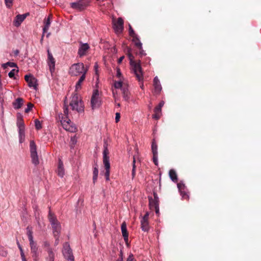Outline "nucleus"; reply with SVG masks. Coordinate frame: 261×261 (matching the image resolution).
Here are the masks:
<instances>
[{
  "label": "nucleus",
  "mask_w": 261,
  "mask_h": 261,
  "mask_svg": "<svg viewBox=\"0 0 261 261\" xmlns=\"http://www.w3.org/2000/svg\"><path fill=\"white\" fill-rule=\"evenodd\" d=\"M69 110L67 106L65 105L63 107V113H60L57 117V120L60 122L63 128L71 133L77 131V127L68 118Z\"/></svg>",
  "instance_id": "obj_1"
},
{
  "label": "nucleus",
  "mask_w": 261,
  "mask_h": 261,
  "mask_svg": "<svg viewBox=\"0 0 261 261\" xmlns=\"http://www.w3.org/2000/svg\"><path fill=\"white\" fill-rule=\"evenodd\" d=\"M30 150L32 163L35 165H38L39 161L37 151V146L35 142L33 140L31 141L30 143Z\"/></svg>",
  "instance_id": "obj_8"
},
{
  "label": "nucleus",
  "mask_w": 261,
  "mask_h": 261,
  "mask_svg": "<svg viewBox=\"0 0 261 261\" xmlns=\"http://www.w3.org/2000/svg\"><path fill=\"white\" fill-rule=\"evenodd\" d=\"M153 209L155 210V213L157 215H159V206H156V207L154 208Z\"/></svg>",
  "instance_id": "obj_52"
},
{
  "label": "nucleus",
  "mask_w": 261,
  "mask_h": 261,
  "mask_svg": "<svg viewBox=\"0 0 261 261\" xmlns=\"http://www.w3.org/2000/svg\"><path fill=\"white\" fill-rule=\"evenodd\" d=\"M51 23V16H49L44 21V26L43 29V33L46 32L50 25Z\"/></svg>",
  "instance_id": "obj_28"
},
{
  "label": "nucleus",
  "mask_w": 261,
  "mask_h": 261,
  "mask_svg": "<svg viewBox=\"0 0 261 261\" xmlns=\"http://www.w3.org/2000/svg\"><path fill=\"white\" fill-rule=\"evenodd\" d=\"M98 68V66L97 64L95 63V64L94 65V70H95L96 74H97Z\"/></svg>",
  "instance_id": "obj_50"
},
{
  "label": "nucleus",
  "mask_w": 261,
  "mask_h": 261,
  "mask_svg": "<svg viewBox=\"0 0 261 261\" xmlns=\"http://www.w3.org/2000/svg\"><path fill=\"white\" fill-rule=\"evenodd\" d=\"M153 161L154 164L156 166L158 165V154H153Z\"/></svg>",
  "instance_id": "obj_41"
},
{
  "label": "nucleus",
  "mask_w": 261,
  "mask_h": 261,
  "mask_svg": "<svg viewBox=\"0 0 261 261\" xmlns=\"http://www.w3.org/2000/svg\"><path fill=\"white\" fill-rule=\"evenodd\" d=\"M22 261H27V259H23V260Z\"/></svg>",
  "instance_id": "obj_64"
},
{
  "label": "nucleus",
  "mask_w": 261,
  "mask_h": 261,
  "mask_svg": "<svg viewBox=\"0 0 261 261\" xmlns=\"http://www.w3.org/2000/svg\"><path fill=\"white\" fill-rule=\"evenodd\" d=\"M143 52H144V51H143V50L141 51H140V54H141V55H144V53H143Z\"/></svg>",
  "instance_id": "obj_60"
},
{
  "label": "nucleus",
  "mask_w": 261,
  "mask_h": 261,
  "mask_svg": "<svg viewBox=\"0 0 261 261\" xmlns=\"http://www.w3.org/2000/svg\"><path fill=\"white\" fill-rule=\"evenodd\" d=\"M55 238H56V240H55V245H57L59 243V237H56Z\"/></svg>",
  "instance_id": "obj_51"
},
{
  "label": "nucleus",
  "mask_w": 261,
  "mask_h": 261,
  "mask_svg": "<svg viewBox=\"0 0 261 261\" xmlns=\"http://www.w3.org/2000/svg\"><path fill=\"white\" fill-rule=\"evenodd\" d=\"M44 35V33H43V35H42V36L41 39V42H42V40H43V38Z\"/></svg>",
  "instance_id": "obj_59"
},
{
  "label": "nucleus",
  "mask_w": 261,
  "mask_h": 261,
  "mask_svg": "<svg viewBox=\"0 0 261 261\" xmlns=\"http://www.w3.org/2000/svg\"><path fill=\"white\" fill-rule=\"evenodd\" d=\"M27 235L28 237L29 243L35 242L33 239V232L29 227L27 228Z\"/></svg>",
  "instance_id": "obj_32"
},
{
  "label": "nucleus",
  "mask_w": 261,
  "mask_h": 261,
  "mask_svg": "<svg viewBox=\"0 0 261 261\" xmlns=\"http://www.w3.org/2000/svg\"><path fill=\"white\" fill-rule=\"evenodd\" d=\"M14 54L15 56H17L19 54V50H15L14 51Z\"/></svg>",
  "instance_id": "obj_56"
},
{
  "label": "nucleus",
  "mask_w": 261,
  "mask_h": 261,
  "mask_svg": "<svg viewBox=\"0 0 261 261\" xmlns=\"http://www.w3.org/2000/svg\"><path fill=\"white\" fill-rule=\"evenodd\" d=\"M116 261H123V259L121 257V258H118Z\"/></svg>",
  "instance_id": "obj_58"
},
{
  "label": "nucleus",
  "mask_w": 261,
  "mask_h": 261,
  "mask_svg": "<svg viewBox=\"0 0 261 261\" xmlns=\"http://www.w3.org/2000/svg\"><path fill=\"white\" fill-rule=\"evenodd\" d=\"M6 254H7V253H6V252H4V253H2V254H1V255H3V256H5V255H6Z\"/></svg>",
  "instance_id": "obj_61"
},
{
  "label": "nucleus",
  "mask_w": 261,
  "mask_h": 261,
  "mask_svg": "<svg viewBox=\"0 0 261 261\" xmlns=\"http://www.w3.org/2000/svg\"><path fill=\"white\" fill-rule=\"evenodd\" d=\"M90 47L88 44L87 43H83L82 44L79 49L78 54L80 57L85 56L89 50Z\"/></svg>",
  "instance_id": "obj_20"
},
{
  "label": "nucleus",
  "mask_w": 261,
  "mask_h": 261,
  "mask_svg": "<svg viewBox=\"0 0 261 261\" xmlns=\"http://www.w3.org/2000/svg\"><path fill=\"white\" fill-rule=\"evenodd\" d=\"M43 246L44 247H47V248H48L49 247V243L48 241H45L43 242Z\"/></svg>",
  "instance_id": "obj_48"
},
{
  "label": "nucleus",
  "mask_w": 261,
  "mask_h": 261,
  "mask_svg": "<svg viewBox=\"0 0 261 261\" xmlns=\"http://www.w3.org/2000/svg\"><path fill=\"white\" fill-rule=\"evenodd\" d=\"M18 72V69H13L12 70H11L9 72L8 75H9V77H10L11 79H15L16 77L15 76V74L16 73H17Z\"/></svg>",
  "instance_id": "obj_35"
},
{
  "label": "nucleus",
  "mask_w": 261,
  "mask_h": 261,
  "mask_svg": "<svg viewBox=\"0 0 261 261\" xmlns=\"http://www.w3.org/2000/svg\"><path fill=\"white\" fill-rule=\"evenodd\" d=\"M35 127L37 129L39 130L41 128L42 125L41 122L37 119L35 120Z\"/></svg>",
  "instance_id": "obj_38"
},
{
  "label": "nucleus",
  "mask_w": 261,
  "mask_h": 261,
  "mask_svg": "<svg viewBox=\"0 0 261 261\" xmlns=\"http://www.w3.org/2000/svg\"><path fill=\"white\" fill-rule=\"evenodd\" d=\"M47 64L51 74H53L55 70L56 60L49 49H47Z\"/></svg>",
  "instance_id": "obj_12"
},
{
  "label": "nucleus",
  "mask_w": 261,
  "mask_h": 261,
  "mask_svg": "<svg viewBox=\"0 0 261 261\" xmlns=\"http://www.w3.org/2000/svg\"><path fill=\"white\" fill-rule=\"evenodd\" d=\"M20 255L22 259V260H23V259H26L24 255V253L23 252V251L22 248H20Z\"/></svg>",
  "instance_id": "obj_46"
},
{
  "label": "nucleus",
  "mask_w": 261,
  "mask_h": 261,
  "mask_svg": "<svg viewBox=\"0 0 261 261\" xmlns=\"http://www.w3.org/2000/svg\"><path fill=\"white\" fill-rule=\"evenodd\" d=\"M8 67H16L17 69H18V67L17 66V65L13 63V62H8L6 63H5V64H3L2 65V67L4 68V69H7L8 68Z\"/></svg>",
  "instance_id": "obj_33"
},
{
  "label": "nucleus",
  "mask_w": 261,
  "mask_h": 261,
  "mask_svg": "<svg viewBox=\"0 0 261 261\" xmlns=\"http://www.w3.org/2000/svg\"><path fill=\"white\" fill-rule=\"evenodd\" d=\"M18 247H19V250H20V248H22L21 247L20 245H19Z\"/></svg>",
  "instance_id": "obj_62"
},
{
  "label": "nucleus",
  "mask_w": 261,
  "mask_h": 261,
  "mask_svg": "<svg viewBox=\"0 0 261 261\" xmlns=\"http://www.w3.org/2000/svg\"><path fill=\"white\" fill-rule=\"evenodd\" d=\"M48 219L53 228L54 237H59L61 229L60 223L57 220L56 217L50 212L48 214Z\"/></svg>",
  "instance_id": "obj_6"
},
{
  "label": "nucleus",
  "mask_w": 261,
  "mask_h": 261,
  "mask_svg": "<svg viewBox=\"0 0 261 261\" xmlns=\"http://www.w3.org/2000/svg\"><path fill=\"white\" fill-rule=\"evenodd\" d=\"M151 150L153 154H158V146L154 140H153L151 144Z\"/></svg>",
  "instance_id": "obj_34"
},
{
  "label": "nucleus",
  "mask_w": 261,
  "mask_h": 261,
  "mask_svg": "<svg viewBox=\"0 0 261 261\" xmlns=\"http://www.w3.org/2000/svg\"><path fill=\"white\" fill-rule=\"evenodd\" d=\"M31 248V253L34 261L38 260L39 258L40 253L36 242L29 243Z\"/></svg>",
  "instance_id": "obj_13"
},
{
  "label": "nucleus",
  "mask_w": 261,
  "mask_h": 261,
  "mask_svg": "<svg viewBox=\"0 0 261 261\" xmlns=\"http://www.w3.org/2000/svg\"><path fill=\"white\" fill-rule=\"evenodd\" d=\"M17 126L18 128L25 127L23 120V117L20 113H18L17 114Z\"/></svg>",
  "instance_id": "obj_24"
},
{
  "label": "nucleus",
  "mask_w": 261,
  "mask_h": 261,
  "mask_svg": "<svg viewBox=\"0 0 261 261\" xmlns=\"http://www.w3.org/2000/svg\"><path fill=\"white\" fill-rule=\"evenodd\" d=\"M98 176L97 175H93V182L95 183L97 179Z\"/></svg>",
  "instance_id": "obj_53"
},
{
  "label": "nucleus",
  "mask_w": 261,
  "mask_h": 261,
  "mask_svg": "<svg viewBox=\"0 0 261 261\" xmlns=\"http://www.w3.org/2000/svg\"><path fill=\"white\" fill-rule=\"evenodd\" d=\"M91 104L92 109L98 108L100 105V101L99 97V92L97 89L93 90L91 99Z\"/></svg>",
  "instance_id": "obj_10"
},
{
  "label": "nucleus",
  "mask_w": 261,
  "mask_h": 261,
  "mask_svg": "<svg viewBox=\"0 0 261 261\" xmlns=\"http://www.w3.org/2000/svg\"><path fill=\"white\" fill-rule=\"evenodd\" d=\"M109 152L107 146L104 147V150L103 151V163L106 169V172L105 176L106 179L107 181L110 180V163L109 156L108 155Z\"/></svg>",
  "instance_id": "obj_7"
},
{
  "label": "nucleus",
  "mask_w": 261,
  "mask_h": 261,
  "mask_svg": "<svg viewBox=\"0 0 261 261\" xmlns=\"http://www.w3.org/2000/svg\"><path fill=\"white\" fill-rule=\"evenodd\" d=\"M93 175H98V169L97 167H94L93 168Z\"/></svg>",
  "instance_id": "obj_45"
},
{
  "label": "nucleus",
  "mask_w": 261,
  "mask_h": 261,
  "mask_svg": "<svg viewBox=\"0 0 261 261\" xmlns=\"http://www.w3.org/2000/svg\"><path fill=\"white\" fill-rule=\"evenodd\" d=\"M164 105V101H161L159 103V105L155 108L154 110H155V111L159 112V113H161L162 108L163 107Z\"/></svg>",
  "instance_id": "obj_36"
},
{
  "label": "nucleus",
  "mask_w": 261,
  "mask_h": 261,
  "mask_svg": "<svg viewBox=\"0 0 261 261\" xmlns=\"http://www.w3.org/2000/svg\"><path fill=\"white\" fill-rule=\"evenodd\" d=\"M113 94L114 97L116 100V99L117 98V96H116V92L113 90Z\"/></svg>",
  "instance_id": "obj_55"
},
{
  "label": "nucleus",
  "mask_w": 261,
  "mask_h": 261,
  "mask_svg": "<svg viewBox=\"0 0 261 261\" xmlns=\"http://www.w3.org/2000/svg\"><path fill=\"white\" fill-rule=\"evenodd\" d=\"M153 86L154 88V92L158 94L162 91V87L157 76H155L153 79Z\"/></svg>",
  "instance_id": "obj_21"
},
{
  "label": "nucleus",
  "mask_w": 261,
  "mask_h": 261,
  "mask_svg": "<svg viewBox=\"0 0 261 261\" xmlns=\"http://www.w3.org/2000/svg\"><path fill=\"white\" fill-rule=\"evenodd\" d=\"M129 35L131 37L136 35V34L135 33L134 30H133V29L130 24L129 25Z\"/></svg>",
  "instance_id": "obj_44"
},
{
  "label": "nucleus",
  "mask_w": 261,
  "mask_h": 261,
  "mask_svg": "<svg viewBox=\"0 0 261 261\" xmlns=\"http://www.w3.org/2000/svg\"><path fill=\"white\" fill-rule=\"evenodd\" d=\"M120 115L119 113H117L115 116V120L116 122H118L120 120Z\"/></svg>",
  "instance_id": "obj_47"
},
{
  "label": "nucleus",
  "mask_w": 261,
  "mask_h": 261,
  "mask_svg": "<svg viewBox=\"0 0 261 261\" xmlns=\"http://www.w3.org/2000/svg\"><path fill=\"white\" fill-rule=\"evenodd\" d=\"M133 38L132 41L134 43L135 45L138 47L140 49H142V44L140 42L138 36L136 34L134 36H132Z\"/></svg>",
  "instance_id": "obj_27"
},
{
  "label": "nucleus",
  "mask_w": 261,
  "mask_h": 261,
  "mask_svg": "<svg viewBox=\"0 0 261 261\" xmlns=\"http://www.w3.org/2000/svg\"><path fill=\"white\" fill-rule=\"evenodd\" d=\"M126 261H136L132 253H130Z\"/></svg>",
  "instance_id": "obj_43"
},
{
  "label": "nucleus",
  "mask_w": 261,
  "mask_h": 261,
  "mask_svg": "<svg viewBox=\"0 0 261 261\" xmlns=\"http://www.w3.org/2000/svg\"><path fill=\"white\" fill-rule=\"evenodd\" d=\"M33 107L34 105L32 103H29L27 105V108L24 110V112L25 113H29L33 108Z\"/></svg>",
  "instance_id": "obj_39"
},
{
  "label": "nucleus",
  "mask_w": 261,
  "mask_h": 261,
  "mask_svg": "<svg viewBox=\"0 0 261 261\" xmlns=\"http://www.w3.org/2000/svg\"><path fill=\"white\" fill-rule=\"evenodd\" d=\"M28 15V14L17 15L14 20V25L16 27H18L24 21Z\"/></svg>",
  "instance_id": "obj_17"
},
{
  "label": "nucleus",
  "mask_w": 261,
  "mask_h": 261,
  "mask_svg": "<svg viewBox=\"0 0 261 261\" xmlns=\"http://www.w3.org/2000/svg\"><path fill=\"white\" fill-rule=\"evenodd\" d=\"M116 77L118 78L119 80L114 82V86L116 89H121L124 99L127 100L129 99L128 88L119 68H117Z\"/></svg>",
  "instance_id": "obj_3"
},
{
  "label": "nucleus",
  "mask_w": 261,
  "mask_h": 261,
  "mask_svg": "<svg viewBox=\"0 0 261 261\" xmlns=\"http://www.w3.org/2000/svg\"><path fill=\"white\" fill-rule=\"evenodd\" d=\"M149 206L151 209H153L154 208L156 207V206H159V198H158L156 194L154 193V198H152L151 197H149Z\"/></svg>",
  "instance_id": "obj_18"
},
{
  "label": "nucleus",
  "mask_w": 261,
  "mask_h": 261,
  "mask_svg": "<svg viewBox=\"0 0 261 261\" xmlns=\"http://www.w3.org/2000/svg\"><path fill=\"white\" fill-rule=\"evenodd\" d=\"M71 141L72 142V144H74L76 143V137L75 136H74L73 137H71Z\"/></svg>",
  "instance_id": "obj_49"
},
{
  "label": "nucleus",
  "mask_w": 261,
  "mask_h": 261,
  "mask_svg": "<svg viewBox=\"0 0 261 261\" xmlns=\"http://www.w3.org/2000/svg\"><path fill=\"white\" fill-rule=\"evenodd\" d=\"M47 255L46 257V261H55V252L53 250V248L49 247L46 250Z\"/></svg>",
  "instance_id": "obj_22"
},
{
  "label": "nucleus",
  "mask_w": 261,
  "mask_h": 261,
  "mask_svg": "<svg viewBox=\"0 0 261 261\" xmlns=\"http://www.w3.org/2000/svg\"><path fill=\"white\" fill-rule=\"evenodd\" d=\"M155 114L153 115V118L156 119H158L160 118L161 113H159V112H156L155 110H154Z\"/></svg>",
  "instance_id": "obj_42"
},
{
  "label": "nucleus",
  "mask_w": 261,
  "mask_h": 261,
  "mask_svg": "<svg viewBox=\"0 0 261 261\" xmlns=\"http://www.w3.org/2000/svg\"><path fill=\"white\" fill-rule=\"evenodd\" d=\"M71 8L76 9H81L83 7V4L81 1L72 3L70 4Z\"/></svg>",
  "instance_id": "obj_30"
},
{
  "label": "nucleus",
  "mask_w": 261,
  "mask_h": 261,
  "mask_svg": "<svg viewBox=\"0 0 261 261\" xmlns=\"http://www.w3.org/2000/svg\"><path fill=\"white\" fill-rule=\"evenodd\" d=\"M127 48V54L129 58V63L130 65L131 71L134 73L136 77L139 82H142L140 87L143 89V84L142 81L143 80V74L142 68L140 64V62H136L134 60V57L131 53V49L128 47Z\"/></svg>",
  "instance_id": "obj_2"
},
{
  "label": "nucleus",
  "mask_w": 261,
  "mask_h": 261,
  "mask_svg": "<svg viewBox=\"0 0 261 261\" xmlns=\"http://www.w3.org/2000/svg\"><path fill=\"white\" fill-rule=\"evenodd\" d=\"M23 104V100L21 98H17L13 102V106L15 109H20Z\"/></svg>",
  "instance_id": "obj_25"
},
{
  "label": "nucleus",
  "mask_w": 261,
  "mask_h": 261,
  "mask_svg": "<svg viewBox=\"0 0 261 261\" xmlns=\"http://www.w3.org/2000/svg\"><path fill=\"white\" fill-rule=\"evenodd\" d=\"M88 70V67H85L83 63H77L72 64L69 70V74L72 76L86 75Z\"/></svg>",
  "instance_id": "obj_4"
},
{
  "label": "nucleus",
  "mask_w": 261,
  "mask_h": 261,
  "mask_svg": "<svg viewBox=\"0 0 261 261\" xmlns=\"http://www.w3.org/2000/svg\"><path fill=\"white\" fill-rule=\"evenodd\" d=\"M177 187L182 198L183 199H188L189 196L186 191L185 185L182 182H179L177 184Z\"/></svg>",
  "instance_id": "obj_16"
},
{
  "label": "nucleus",
  "mask_w": 261,
  "mask_h": 261,
  "mask_svg": "<svg viewBox=\"0 0 261 261\" xmlns=\"http://www.w3.org/2000/svg\"><path fill=\"white\" fill-rule=\"evenodd\" d=\"M69 106L73 111H76L79 113L84 111L83 101L77 93L73 94L70 97Z\"/></svg>",
  "instance_id": "obj_5"
},
{
  "label": "nucleus",
  "mask_w": 261,
  "mask_h": 261,
  "mask_svg": "<svg viewBox=\"0 0 261 261\" xmlns=\"http://www.w3.org/2000/svg\"><path fill=\"white\" fill-rule=\"evenodd\" d=\"M25 80L28 84V86L30 88H33L34 89L36 90L37 88V80L31 75H25Z\"/></svg>",
  "instance_id": "obj_15"
},
{
  "label": "nucleus",
  "mask_w": 261,
  "mask_h": 261,
  "mask_svg": "<svg viewBox=\"0 0 261 261\" xmlns=\"http://www.w3.org/2000/svg\"><path fill=\"white\" fill-rule=\"evenodd\" d=\"M149 213L147 212L145 215L141 218V228L143 231H148L149 229Z\"/></svg>",
  "instance_id": "obj_14"
},
{
  "label": "nucleus",
  "mask_w": 261,
  "mask_h": 261,
  "mask_svg": "<svg viewBox=\"0 0 261 261\" xmlns=\"http://www.w3.org/2000/svg\"><path fill=\"white\" fill-rule=\"evenodd\" d=\"M24 130H25V127L18 128L19 139V142L20 143H22L24 141V139H25Z\"/></svg>",
  "instance_id": "obj_29"
},
{
  "label": "nucleus",
  "mask_w": 261,
  "mask_h": 261,
  "mask_svg": "<svg viewBox=\"0 0 261 261\" xmlns=\"http://www.w3.org/2000/svg\"><path fill=\"white\" fill-rule=\"evenodd\" d=\"M57 173L58 175L61 177H63L65 174L63 163L60 159L59 160Z\"/></svg>",
  "instance_id": "obj_23"
},
{
  "label": "nucleus",
  "mask_w": 261,
  "mask_h": 261,
  "mask_svg": "<svg viewBox=\"0 0 261 261\" xmlns=\"http://www.w3.org/2000/svg\"><path fill=\"white\" fill-rule=\"evenodd\" d=\"M14 0H5L6 6L8 8H10L13 5Z\"/></svg>",
  "instance_id": "obj_37"
},
{
  "label": "nucleus",
  "mask_w": 261,
  "mask_h": 261,
  "mask_svg": "<svg viewBox=\"0 0 261 261\" xmlns=\"http://www.w3.org/2000/svg\"><path fill=\"white\" fill-rule=\"evenodd\" d=\"M50 35V33H48L47 35V37H48Z\"/></svg>",
  "instance_id": "obj_63"
},
{
  "label": "nucleus",
  "mask_w": 261,
  "mask_h": 261,
  "mask_svg": "<svg viewBox=\"0 0 261 261\" xmlns=\"http://www.w3.org/2000/svg\"><path fill=\"white\" fill-rule=\"evenodd\" d=\"M86 78V75H82L78 81L76 82L75 86V91L76 92L80 90L82 88V84Z\"/></svg>",
  "instance_id": "obj_26"
},
{
  "label": "nucleus",
  "mask_w": 261,
  "mask_h": 261,
  "mask_svg": "<svg viewBox=\"0 0 261 261\" xmlns=\"http://www.w3.org/2000/svg\"><path fill=\"white\" fill-rule=\"evenodd\" d=\"M113 29L116 33H120L123 30V20L119 17L117 20L113 18L112 20Z\"/></svg>",
  "instance_id": "obj_11"
},
{
  "label": "nucleus",
  "mask_w": 261,
  "mask_h": 261,
  "mask_svg": "<svg viewBox=\"0 0 261 261\" xmlns=\"http://www.w3.org/2000/svg\"><path fill=\"white\" fill-rule=\"evenodd\" d=\"M121 257L123 258V257H122V251H121V252H120V257H119V258H121Z\"/></svg>",
  "instance_id": "obj_57"
},
{
  "label": "nucleus",
  "mask_w": 261,
  "mask_h": 261,
  "mask_svg": "<svg viewBox=\"0 0 261 261\" xmlns=\"http://www.w3.org/2000/svg\"><path fill=\"white\" fill-rule=\"evenodd\" d=\"M121 229L122 234V236L124 238L125 243L128 244V234L127 230L126 224L125 222H123L121 226Z\"/></svg>",
  "instance_id": "obj_19"
},
{
  "label": "nucleus",
  "mask_w": 261,
  "mask_h": 261,
  "mask_svg": "<svg viewBox=\"0 0 261 261\" xmlns=\"http://www.w3.org/2000/svg\"><path fill=\"white\" fill-rule=\"evenodd\" d=\"M62 253L66 261H74L72 251L68 243H65L63 245Z\"/></svg>",
  "instance_id": "obj_9"
},
{
  "label": "nucleus",
  "mask_w": 261,
  "mask_h": 261,
  "mask_svg": "<svg viewBox=\"0 0 261 261\" xmlns=\"http://www.w3.org/2000/svg\"><path fill=\"white\" fill-rule=\"evenodd\" d=\"M124 57V56H122L119 59H118V63H121L122 61V60H123Z\"/></svg>",
  "instance_id": "obj_54"
},
{
  "label": "nucleus",
  "mask_w": 261,
  "mask_h": 261,
  "mask_svg": "<svg viewBox=\"0 0 261 261\" xmlns=\"http://www.w3.org/2000/svg\"><path fill=\"white\" fill-rule=\"evenodd\" d=\"M169 174L171 179L173 181L176 182L177 181V175L175 171L174 170H170L169 171Z\"/></svg>",
  "instance_id": "obj_31"
},
{
  "label": "nucleus",
  "mask_w": 261,
  "mask_h": 261,
  "mask_svg": "<svg viewBox=\"0 0 261 261\" xmlns=\"http://www.w3.org/2000/svg\"><path fill=\"white\" fill-rule=\"evenodd\" d=\"M135 158L134 156L133 158V169H132V176L133 177H134L135 175V170H136V166H135Z\"/></svg>",
  "instance_id": "obj_40"
}]
</instances>
